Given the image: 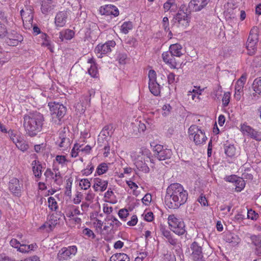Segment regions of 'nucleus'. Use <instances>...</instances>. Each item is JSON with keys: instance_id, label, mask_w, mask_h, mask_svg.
<instances>
[{"instance_id": "nucleus-41", "label": "nucleus", "mask_w": 261, "mask_h": 261, "mask_svg": "<svg viewBox=\"0 0 261 261\" xmlns=\"http://www.w3.org/2000/svg\"><path fill=\"white\" fill-rule=\"evenodd\" d=\"M236 149L233 145H229L226 146L225 149V153L227 155L232 157L234 155Z\"/></svg>"}, {"instance_id": "nucleus-38", "label": "nucleus", "mask_w": 261, "mask_h": 261, "mask_svg": "<svg viewBox=\"0 0 261 261\" xmlns=\"http://www.w3.org/2000/svg\"><path fill=\"white\" fill-rule=\"evenodd\" d=\"M132 28L133 24L131 22H124L121 25V31L123 33L126 34L128 33L129 30L132 29Z\"/></svg>"}, {"instance_id": "nucleus-24", "label": "nucleus", "mask_w": 261, "mask_h": 261, "mask_svg": "<svg viewBox=\"0 0 261 261\" xmlns=\"http://www.w3.org/2000/svg\"><path fill=\"white\" fill-rule=\"evenodd\" d=\"M56 5L54 0H43L41 4V11L43 14H47L51 11Z\"/></svg>"}, {"instance_id": "nucleus-26", "label": "nucleus", "mask_w": 261, "mask_h": 261, "mask_svg": "<svg viewBox=\"0 0 261 261\" xmlns=\"http://www.w3.org/2000/svg\"><path fill=\"white\" fill-rule=\"evenodd\" d=\"M105 226L103 227L104 230H107L109 228V226H112L113 227L115 226L118 227L121 224L120 222L113 216H108L105 219Z\"/></svg>"}, {"instance_id": "nucleus-49", "label": "nucleus", "mask_w": 261, "mask_h": 261, "mask_svg": "<svg viewBox=\"0 0 261 261\" xmlns=\"http://www.w3.org/2000/svg\"><path fill=\"white\" fill-rule=\"evenodd\" d=\"M128 211L126 209L122 208L119 211L118 215L121 219L125 220V219L128 216Z\"/></svg>"}, {"instance_id": "nucleus-2", "label": "nucleus", "mask_w": 261, "mask_h": 261, "mask_svg": "<svg viewBox=\"0 0 261 261\" xmlns=\"http://www.w3.org/2000/svg\"><path fill=\"white\" fill-rule=\"evenodd\" d=\"M23 119V126L30 136H35L41 130L44 118L40 113L36 111L29 113L25 114Z\"/></svg>"}, {"instance_id": "nucleus-34", "label": "nucleus", "mask_w": 261, "mask_h": 261, "mask_svg": "<svg viewBox=\"0 0 261 261\" xmlns=\"http://www.w3.org/2000/svg\"><path fill=\"white\" fill-rule=\"evenodd\" d=\"M234 183L236 186L235 189L237 192H241L244 188L245 186L244 180L239 177Z\"/></svg>"}, {"instance_id": "nucleus-54", "label": "nucleus", "mask_w": 261, "mask_h": 261, "mask_svg": "<svg viewBox=\"0 0 261 261\" xmlns=\"http://www.w3.org/2000/svg\"><path fill=\"white\" fill-rule=\"evenodd\" d=\"M163 261H176L174 255L171 253H167L164 255Z\"/></svg>"}, {"instance_id": "nucleus-1", "label": "nucleus", "mask_w": 261, "mask_h": 261, "mask_svg": "<svg viewBox=\"0 0 261 261\" xmlns=\"http://www.w3.org/2000/svg\"><path fill=\"white\" fill-rule=\"evenodd\" d=\"M188 192L178 183L171 184L167 189L165 203L169 208L176 209L187 200Z\"/></svg>"}, {"instance_id": "nucleus-40", "label": "nucleus", "mask_w": 261, "mask_h": 261, "mask_svg": "<svg viewBox=\"0 0 261 261\" xmlns=\"http://www.w3.org/2000/svg\"><path fill=\"white\" fill-rule=\"evenodd\" d=\"M126 184L131 189L133 190V194L134 195L137 196L138 193L136 189L138 188V186L132 180H129L126 181Z\"/></svg>"}, {"instance_id": "nucleus-64", "label": "nucleus", "mask_w": 261, "mask_h": 261, "mask_svg": "<svg viewBox=\"0 0 261 261\" xmlns=\"http://www.w3.org/2000/svg\"><path fill=\"white\" fill-rule=\"evenodd\" d=\"M44 175L46 177V180L48 179H52L54 175L53 172L50 169H47L44 173Z\"/></svg>"}, {"instance_id": "nucleus-20", "label": "nucleus", "mask_w": 261, "mask_h": 261, "mask_svg": "<svg viewBox=\"0 0 261 261\" xmlns=\"http://www.w3.org/2000/svg\"><path fill=\"white\" fill-rule=\"evenodd\" d=\"M93 182V188L96 192H103L107 188L108 181L106 180L97 177L94 178Z\"/></svg>"}, {"instance_id": "nucleus-61", "label": "nucleus", "mask_w": 261, "mask_h": 261, "mask_svg": "<svg viewBox=\"0 0 261 261\" xmlns=\"http://www.w3.org/2000/svg\"><path fill=\"white\" fill-rule=\"evenodd\" d=\"M56 160L59 164L62 165H64L66 163V162H67L66 157L64 155H57L56 158Z\"/></svg>"}, {"instance_id": "nucleus-9", "label": "nucleus", "mask_w": 261, "mask_h": 261, "mask_svg": "<svg viewBox=\"0 0 261 261\" xmlns=\"http://www.w3.org/2000/svg\"><path fill=\"white\" fill-rule=\"evenodd\" d=\"M24 27L30 29L33 27V13L31 6L25 7L20 11Z\"/></svg>"}, {"instance_id": "nucleus-47", "label": "nucleus", "mask_w": 261, "mask_h": 261, "mask_svg": "<svg viewBox=\"0 0 261 261\" xmlns=\"http://www.w3.org/2000/svg\"><path fill=\"white\" fill-rule=\"evenodd\" d=\"M258 217V214L251 209L248 210L247 217L252 220H256Z\"/></svg>"}, {"instance_id": "nucleus-45", "label": "nucleus", "mask_w": 261, "mask_h": 261, "mask_svg": "<svg viewBox=\"0 0 261 261\" xmlns=\"http://www.w3.org/2000/svg\"><path fill=\"white\" fill-rule=\"evenodd\" d=\"M251 240L254 245L259 246L261 243V235H253L251 237Z\"/></svg>"}, {"instance_id": "nucleus-51", "label": "nucleus", "mask_w": 261, "mask_h": 261, "mask_svg": "<svg viewBox=\"0 0 261 261\" xmlns=\"http://www.w3.org/2000/svg\"><path fill=\"white\" fill-rule=\"evenodd\" d=\"M83 234L89 238H91L92 239H94L95 237V235L94 234L93 231L88 228L83 229Z\"/></svg>"}, {"instance_id": "nucleus-6", "label": "nucleus", "mask_w": 261, "mask_h": 261, "mask_svg": "<svg viewBox=\"0 0 261 261\" xmlns=\"http://www.w3.org/2000/svg\"><path fill=\"white\" fill-rule=\"evenodd\" d=\"M188 133L190 139H193L196 145L205 143L207 139L205 133L196 125H191Z\"/></svg>"}, {"instance_id": "nucleus-29", "label": "nucleus", "mask_w": 261, "mask_h": 261, "mask_svg": "<svg viewBox=\"0 0 261 261\" xmlns=\"http://www.w3.org/2000/svg\"><path fill=\"white\" fill-rule=\"evenodd\" d=\"M33 171L35 177L40 178L42 175V165L39 161H34L32 163Z\"/></svg>"}, {"instance_id": "nucleus-32", "label": "nucleus", "mask_w": 261, "mask_h": 261, "mask_svg": "<svg viewBox=\"0 0 261 261\" xmlns=\"http://www.w3.org/2000/svg\"><path fill=\"white\" fill-rule=\"evenodd\" d=\"M130 258L128 255L123 253H116L110 258V261H129Z\"/></svg>"}, {"instance_id": "nucleus-19", "label": "nucleus", "mask_w": 261, "mask_h": 261, "mask_svg": "<svg viewBox=\"0 0 261 261\" xmlns=\"http://www.w3.org/2000/svg\"><path fill=\"white\" fill-rule=\"evenodd\" d=\"M210 0H192L189 3V7L193 11H199L204 8Z\"/></svg>"}, {"instance_id": "nucleus-4", "label": "nucleus", "mask_w": 261, "mask_h": 261, "mask_svg": "<svg viewBox=\"0 0 261 261\" xmlns=\"http://www.w3.org/2000/svg\"><path fill=\"white\" fill-rule=\"evenodd\" d=\"M168 222L170 230L175 234L181 236L186 232L185 224L182 219L170 215L168 218Z\"/></svg>"}, {"instance_id": "nucleus-62", "label": "nucleus", "mask_w": 261, "mask_h": 261, "mask_svg": "<svg viewBox=\"0 0 261 261\" xmlns=\"http://www.w3.org/2000/svg\"><path fill=\"white\" fill-rule=\"evenodd\" d=\"M163 149H164V148L162 145L160 144L155 145L153 148L154 155L155 156V155H157V154L159 153Z\"/></svg>"}, {"instance_id": "nucleus-57", "label": "nucleus", "mask_w": 261, "mask_h": 261, "mask_svg": "<svg viewBox=\"0 0 261 261\" xmlns=\"http://www.w3.org/2000/svg\"><path fill=\"white\" fill-rule=\"evenodd\" d=\"M17 250L22 253L28 252L29 251V247H28V245L20 243V247H19Z\"/></svg>"}, {"instance_id": "nucleus-55", "label": "nucleus", "mask_w": 261, "mask_h": 261, "mask_svg": "<svg viewBox=\"0 0 261 261\" xmlns=\"http://www.w3.org/2000/svg\"><path fill=\"white\" fill-rule=\"evenodd\" d=\"M239 178L236 175H231L229 176H226L224 178V179L226 181L230 182H235L237 179Z\"/></svg>"}, {"instance_id": "nucleus-43", "label": "nucleus", "mask_w": 261, "mask_h": 261, "mask_svg": "<svg viewBox=\"0 0 261 261\" xmlns=\"http://www.w3.org/2000/svg\"><path fill=\"white\" fill-rule=\"evenodd\" d=\"M188 98H191L192 100H195V101H199L200 99L199 97V94H198V92L195 93V90H193L192 92L189 91L188 94Z\"/></svg>"}, {"instance_id": "nucleus-31", "label": "nucleus", "mask_w": 261, "mask_h": 261, "mask_svg": "<svg viewBox=\"0 0 261 261\" xmlns=\"http://www.w3.org/2000/svg\"><path fill=\"white\" fill-rule=\"evenodd\" d=\"M172 151L170 149H164L159 153L155 155V156L160 161L165 160L168 159H170L172 155Z\"/></svg>"}, {"instance_id": "nucleus-14", "label": "nucleus", "mask_w": 261, "mask_h": 261, "mask_svg": "<svg viewBox=\"0 0 261 261\" xmlns=\"http://www.w3.org/2000/svg\"><path fill=\"white\" fill-rule=\"evenodd\" d=\"M6 42L10 46H16L23 40V37L14 30L7 32Z\"/></svg>"}, {"instance_id": "nucleus-46", "label": "nucleus", "mask_w": 261, "mask_h": 261, "mask_svg": "<svg viewBox=\"0 0 261 261\" xmlns=\"http://www.w3.org/2000/svg\"><path fill=\"white\" fill-rule=\"evenodd\" d=\"M230 94L229 92L224 93L222 98V103L223 107H225L228 105L230 101Z\"/></svg>"}, {"instance_id": "nucleus-23", "label": "nucleus", "mask_w": 261, "mask_h": 261, "mask_svg": "<svg viewBox=\"0 0 261 261\" xmlns=\"http://www.w3.org/2000/svg\"><path fill=\"white\" fill-rule=\"evenodd\" d=\"M9 188L12 193L18 195L21 192L19 181L16 178H12L9 181Z\"/></svg>"}, {"instance_id": "nucleus-16", "label": "nucleus", "mask_w": 261, "mask_h": 261, "mask_svg": "<svg viewBox=\"0 0 261 261\" xmlns=\"http://www.w3.org/2000/svg\"><path fill=\"white\" fill-rule=\"evenodd\" d=\"M241 130L244 135L250 136L256 141H261V133L255 131L250 126L245 124H242Z\"/></svg>"}, {"instance_id": "nucleus-27", "label": "nucleus", "mask_w": 261, "mask_h": 261, "mask_svg": "<svg viewBox=\"0 0 261 261\" xmlns=\"http://www.w3.org/2000/svg\"><path fill=\"white\" fill-rule=\"evenodd\" d=\"M160 231L162 233V234L166 238L167 240V241L172 245L175 246L177 244V240L173 238L171 236V232L168 229H167L165 227L163 226H161L160 228Z\"/></svg>"}, {"instance_id": "nucleus-53", "label": "nucleus", "mask_w": 261, "mask_h": 261, "mask_svg": "<svg viewBox=\"0 0 261 261\" xmlns=\"http://www.w3.org/2000/svg\"><path fill=\"white\" fill-rule=\"evenodd\" d=\"M82 214L81 213V210L79 207L72 205L71 206V215L73 216L74 215H80Z\"/></svg>"}, {"instance_id": "nucleus-15", "label": "nucleus", "mask_w": 261, "mask_h": 261, "mask_svg": "<svg viewBox=\"0 0 261 261\" xmlns=\"http://www.w3.org/2000/svg\"><path fill=\"white\" fill-rule=\"evenodd\" d=\"M191 257L194 261H202L203 254L202 247L196 242H194L191 245Z\"/></svg>"}, {"instance_id": "nucleus-22", "label": "nucleus", "mask_w": 261, "mask_h": 261, "mask_svg": "<svg viewBox=\"0 0 261 261\" xmlns=\"http://www.w3.org/2000/svg\"><path fill=\"white\" fill-rule=\"evenodd\" d=\"M58 221L57 218L54 215H51L50 216L48 221L41 226L39 229L41 230L46 229L47 232L51 231L57 224Z\"/></svg>"}, {"instance_id": "nucleus-17", "label": "nucleus", "mask_w": 261, "mask_h": 261, "mask_svg": "<svg viewBox=\"0 0 261 261\" xmlns=\"http://www.w3.org/2000/svg\"><path fill=\"white\" fill-rule=\"evenodd\" d=\"M246 80V76L243 75L237 81L236 84L234 97L237 100H239L241 99V95L243 94V89Z\"/></svg>"}, {"instance_id": "nucleus-3", "label": "nucleus", "mask_w": 261, "mask_h": 261, "mask_svg": "<svg viewBox=\"0 0 261 261\" xmlns=\"http://www.w3.org/2000/svg\"><path fill=\"white\" fill-rule=\"evenodd\" d=\"M191 19L190 14L187 12V9L184 5H181L177 13L174 16L172 22L178 27L186 28L189 25Z\"/></svg>"}, {"instance_id": "nucleus-37", "label": "nucleus", "mask_w": 261, "mask_h": 261, "mask_svg": "<svg viewBox=\"0 0 261 261\" xmlns=\"http://www.w3.org/2000/svg\"><path fill=\"white\" fill-rule=\"evenodd\" d=\"M108 170V166L105 163L100 164L96 169V172L100 175L106 173Z\"/></svg>"}, {"instance_id": "nucleus-39", "label": "nucleus", "mask_w": 261, "mask_h": 261, "mask_svg": "<svg viewBox=\"0 0 261 261\" xmlns=\"http://www.w3.org/2000/svg\"><path fill=\"white\" fill-rule=\"evenodd\" d=\"M48 207L52 211H56L58 208L57 203L53 197L48 198Z\"/></svg>"}, {"instance_id": "nucleus-5", "label": "nucleus", "mask_w": 261, "mask_h": 261, "mask_svg": "<svg viewBox=\"0 0 261 261\" xmlns=\"http://www.w3.org/2000/svg\"><path fill=\"white\" fill-rule=\"evenodd\" d=\"M150 153L148 151H140L135 158V165L137 168L144 173H148L150 171L147 164L149 162H151L149 156Z\"/></svg>"}, {"instance_id": "nucleus-35", "label": "nucleus", "mask_w": 261, "mask_h": 261, "mask_svg": "<svg viewBox=\"0 0 261 261\" xmlns=\"http://www.w3.org/2000/svg\"><path fill=\"white\" fill-rule=\"evenodd\" d=\"M252 88L256 93L258 94L261 93V77H258L254 81Z\"/></svg>"}, {"instance_id": "nucleus-28", "label": "nucleus", "mask_w": 261, "mask_h": 261, "mask_svg": "<svg viewBox=\"0 0 261 261\" xmlns=\"http://www.w3.org/2000/svg\"><path fill=\"white\" fill-rule=\"evenodd\" d=\"M181 50L182 46L178 43L172 44L169 47V51L174 57H180L182 55Z\"/></svg>"}, {"instance_id": "nucleus-58", "label": "nucleus", "mask_w": 261, "mask_h": 261, "mask_svg": "<svg viewBox=\"0 0 261 261\" xmlns=\"http://www.w3.org/2000/svg\"><path fill=\"white\" fill-rule=\"evenodd\" d=\"M173 2V0H168L166 3H164L163 8L164 9L165 12H167L168 11H170Z\"/></svg>"}, {"instance_id": "nucleus-7", "label": "nucleus", "mask_w": 261, "mask_h": 261, "mask_svg": "<svg viewBox=\"0 0 261 261\" xmlns=\"http://www.w3.org/2000/svg\"><path fill=\"white\" fill-rule=\"evenodd\" d=\"M258 41V35L257 34V29L256 28H253L250 32L246 42V48L249 55H252L255 54L256 50V44Z\"/></svg>"}, {"instance_id": "nucleus-44", "label": "nucleus", "mask_w": 261, "mask_h": 261, "mask_svg": "<svg viewBox=\"0 0 261 261\" xmlns=\"http://www.w3.org/2000/svg\"><path fill=\"white\" fill-rule=\"evenodd\" d=\"M80 186L82 189L87 190L90 187V182L88 179H82L80 181Z\"/></svg>"}, {"instance_id": "nucleus-10", "label": "nucleus", "mask_w": 261, "mask_h": 261, "mask_svg": "<svg viewBox=\"0 0 261 261\" xmlns=\"http://www.w3.org/2000/svg\"><path fill=\"white\" fill-rule=\"evenodd\" d=\"M69 132L68 128L64 127L62 129L59 135V139L57 141L56 144L65 150L70 147L71 145L70 140L69 138Z\"/></svg>"}, {"instance_id": "nucleus-25", "label": "nucleus", "mask_w": 261, "mask_h": 261, "mask_svg": "<svg viewBox=\"0 0 261 261\" xmlns=\"http://www.w3.org/2000/svg\"><path fill=\"white\" fill-rule=\"evenodd\" d=\"M162 58L166 64L171 65L173 67L176 66V62L174 56L172 55L170 51H165L162 54Z\"/></svg>"}, {"instance_id": "nucleus-21", "label": "nucleus", "mask_w": 261, "mask_h": 261, "mask_svg": "<svg viewBox=\"0 0 261 261\" xmlns=\"http://www.w3.org/2000/svg\"><path fill=\"white\" fill-rule=\"evenodd\" d=\"M68 18V13L67 11H60L58 12L55 17V24L57 27H63L66 22Z\"/></svg>"}, {"instance_id": "nucleus-12", "label": "nucleus", "mask_w": 261, "mask_h": 261, "mask_svg": "<svg viewBox=\"0 0 261 261\" xmlns=\"http://www.w3.org/2000/svg\"><path fill=\"white\" fill-rule=\"evenodd\" d=\"M77 252V248L75 246H69L67 248H62L58 253L57 258L59 261L67 260L71 258Z\"/></svg>"}, {"instance_id": "nucleus-48", "label": "nucleus", "mask_w": 261, "mask_h": 261, "mask_svg": "<svg viewBox=\"0 0 261 261\" xmlns=\"http://www.w3.org/2000/svg\"><path fill=\"white\" fill-rule=\"evenodd\" d=\"M61 176L60 172L57 170V171H55V175H53V179L54 180V181L58 185H60L61 182Z\"/></svg>"}, {"instance_id": "nucleus-11", "label": "nucleus", "mask_w": 261, "mask_h": 261, "mask_svg": "<svg viewBox=\"0 0 261 261\" xmlns=\"http://www.w3.org/2000/svg\"><path fill=\"white\" fill-rule=\"evenodd\" d=\"M149 88L150 91L155 96L160 93V86L156 81V74L153 70H150L148 72Z\"/></svg>"}, {"instance_id": "nucleus-63", "label": "nucleus", "mask_w": 261, "mask_h": 261, "mask_svg": "<svg viewBox=\"0 0 261 261\" xmlns=\"http://www.w3.org/2000/svg\"><path fill=\"white\" fill-rule=\"evenodd\" d=\"M10 244L12 247L18 249L19 247H20V243L17 239H12L10 241Z\"/></svg>"}, {"instance_id": "nucleus-8", "label": "nucleus", "mask_w": 261, "mask_h": 261, "mask_svg": "<svg viewBox=\"0 0 261 261\" xmlns=\"http://www.w3.org/2000/svg\"><path fill=\"white\" fill-rule=\"evenodd\" d=\"M48 106L53 119L58 118L59 120H61L66 113V107L59 102H50L48 103Z\"/></svg>"}, {"instance_id": "nucleus-52", "label": "nucleus", "mask_w": 261, "mask_h": 261, "mask_svg": "<svg viewBox=\"0 0 261 261\" xmlns=\"http://www.w3.org/2000/svg\"><path fill=\"white\" fill-rule=\"evenodd\" d=\"M171 109L172 107L169 104L164 105L162 107V110L164 111L163 115L164 116H168L169 114Z\"/></svg>"}, {"instance_id": "nucleus-59", "label": "nucleus", "mask_w": 261, "mask_h": 261, "mask_svg": "<svg viewBox=\"0 0 261 261\" xmlns=\"http://www.w3.org/2000/svg\"><path fill=\"white\" fill-rule=\"evenodd\" d=\"M42 38H44L45 40L42 43V45L43 46H47L48 49L50 50L51 51H53L52 49L50 46V43L48 40L46 39L47 35L45 34H43L42 35Z\"/></svg>"}, {"instance_id": "nucleus-33", "label": "nucleus", "mask_w": 261, "mask_h": 261, "mask_svg": "<svg viewBox=\"0 0 261 261\" xmlns=\"http://www.w3.org/2000/svg\"><path fill=\"white\" fill-rule=\"evenodd\" d=\"M74 35V33L73 31L68 29L60 33L59 38L62 41H63L64 39L70 40L73 37Z\"/></svg>"}, {"instance_id": "nucleus-30", "label": "nucleus", "mask_w": 261, "mask_h": 261, "mask_svg": "<svg viewBox=\"0 0 261 261\" xmlns=\"http://www.w3.org/2000/svg\"><path fill=\"white\" fill-rule=\"evenodd\" d=\"M225 240L227 242L231 243L232 245H237L241 241L239 237L234 233H229L226 236Z\"/></svg>"}, {"instance_id": "nucleus-36", "label": "nucleus", "mask_w": 261, "mask_h": 261, "mask_svg": "<svg viewBox=\"0 0 261 261\" xmlns=\"http://www.w3.org/2000/svg\"><path fill=\"white\" fill-rule=\"evenodd\" d=\"M16 146L18 149L23 152L27 150L29 148L28 144L22 138L16 144Z\"/></svg>"}, {"instance_id": "nucleus-56", "label": "nucleus", "mask_w": 261, "mask_h": 261, "mask_svg": "<svg viewBox=\"0 0 261 261\" xmlns=\"http://www.w3.org/2000/svg\"><path fill=\"white\" fill-rule=\"evenodd\" d=\"M151 201V195L146 194L142 199V202L145 205H148Z\"/></svg>"}, {"instance_id": "nucleus-42", "label": "nucleus", "mask_w": 261, "mask_h": 261, "mask_svg": "<svg viewBox=\"0 0 261 261\" xmlns=\"http://www.w3.org/2000/svg\"><path fill=\"white\" fill-rule=\"evenodd\" d=\"M112 128L113 127L111 125L105 126L100 132V134L105 137L111 136L112 134L111 130Z\"/></svg>"}, {"instance_id": "nucleus-60", "label": "nucleus", "mask_w": 261, "mask_h": 261, "mask_svg": "<svg viewBox=\"0 0 261 261\" xmlns=\"http://www.w3.org/2000/svg\"><path fill=\"white\" fill-rule=\"evenodd\" d=\"M94 170V166L90 163L88 165V167L86 169L84 170L83 174L86 175V176L90 174Z\"/></svg>"}, {"instance_id": "nucleus-18", "label": "nucleus", "mask_w": 261, "mask_h": 261, "mask_svg": "<svg viewBox=\"0 0 261 261\" xmlns=\"http://www.w3.org/2000/svg\"><path fill=\"white\" fill-rule=\"evenodd\" d=\"M99 12L101 15H113L114 16H117L119 14L118 8L115 6L111 5H107L103 7H101L99 9Z\"/></svg>"}, {"instance_id": "nucleus-13", "label": "nucleus", "mask_w": 261, "mask_h": 261, "mask_svg": "<svg viewBox=\"0 0 261 261\" xmlns=\"http://www.w3.org/2000/svg\"><path fill=\"white\" fill-rule=\"evenodd\" d=\"M116 45V43L113 40L109 41L103 44H98L95 48V52L99 58L102 57L103 55L107 54L111 51L112 47Z\"/></svg>"}, {"instance_id": "nucleus-50", "label": "nucleus", "mask_w": 261, "mask_h": 261, "mask_svg": "<svg viewBox=\"0 0 261 261\" xmlns=\"http://www.w3.org/2000/svg\"><path fill=\"white\" fill-rule=\"evenodd\" d=\"M89 74L93 77H96L97 73V70L95 65H91L90 67L88 69Z\"/></svg>"}]
</instances>
